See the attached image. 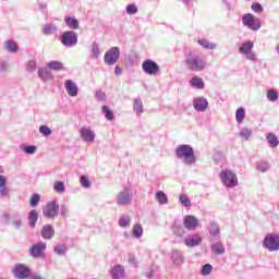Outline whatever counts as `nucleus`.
<instances>
[{
	"label": "nucleus",
	"mask_w": 279,
	"mask_h": 279,
	"mask_svg": "<svg viewBox=\"0 0 279 279\" xmlns=\"http://www.w3.org/2000/svg\"><path fill=\"white\" fill-rule=\"evenodd\" d=\"M59 210H60L61 217H69V206H66V205H61V206L59 207Z\"/></svg>",
	"instance_id": "nucleus-57"
},
{
	"label": "nucleus",
	"mask_w": 279,
	"mask_h": 279,
	"mask_svg": "<svg viewBox=\"0 0 279 279\" xmlns=\"http://www.w3.org/2000/svg\"><path fill=\"white\" fill-rule=\"evenodd\" d=\"M254 49V43L253 41H245L239 47L240 53H243V56H247L252 53V50Z\"/></svg>",
	"instance_id": "nucleus-30"
},
{
	"label": "nucleus",
	"mask_w": 279,
	"mask_h": 279,
	"mask_svg": "<svg viewBox=\"0 0 279 279\" xmlns=\"http://www.w3.org/2000/svg\"><path fill=\"white\" fill-rule=\"evenodd\" d=\"M29 254L33 256V258H36V243H33L29 248Z\"/></svg>",
	"instance_id": "nucleus-61"
},
{
	"label": "nucleus",
	"mask_w": 279,
	"mask_h": 279,
	"mask_svg": "<svg viewBox=\"0 0 279 279\" xmlns=\"http://www.w3.org/2000/svg\"><path fill=\"white\" fill-rule=\"evenodd\" d=\"M133 196L134 193L130 187H124V190L117 195L118 206H129V204H132Z\"/></svg>",
	"instance_id": "nucleus-11"
},
{
	"label": "nucleus",
	"mask_w": 279,
	"mask_h": 279,
	"mask_svg": "<svg viewBox=\"0 0 279 279\" xmlns=\"http://www.w3.org/2000/svg\"><path fill=\"white\" fill-rule=\"evenodd\" d=\"M266 141L269 147H271L272 149H276V147H278L279 145L278 136L271 132L266 135Z\"/></svg>",
	"instance_id": "nucleus-33"
},
{
	"label": "nucleus",
	"mask_w": 279,
	"mask_h": 279,
	"mask_svg": "<svg viewBox=\"0 0 279 279\" xmlns=\"http://www.w3.org/2000/svg\"><path fill=\"white\" fill-rule=\"evenodd\" d=\"M266 97L268 101L276 104V101H278V90H276L275 88H269L266 93Z\"/></svg>",
	"instance_id": "nucleus-41"
},
{
	"label": "nucleus",
	"mask_w": 279,
	"mask_h": 279,
	"mask_svg": "<svg viewBox=\"0 0 279 279\" xmlns=\"http://www.w3.org/2000/svg\"><path fill=\"white\" fill-rule=\"evenodd\" d=\"M95 97L98 101H104L106 99V93L99 89L95 93Z\"/></svg>",
	"instance_id": "nucleus-59"
},
{
	"label": "nucleus",
	"mask_w": 279,
	"mask_h": 279,
	"mask_svg": "<svg viewBox=\"0 0 279 279\" xmlns=\"http://www.w3.org/2000/svg\"><path fill=\"white\" fill-rule=\"evenodd\" d=\"M37 75L41 82H53V73L48 66L38 69Z\"/></svg>",
	"instance_id": "nucleus-16"
},
{
	"label": "nucleus",
	"mask_w": 279,
	"mask_h": 279,
	"mask_svg": "<svg viewBox=\"0 0 279 279\" xmlns=\"http://www.w3.org/2000/svg\"><path fill=\"white\" fill-rule=\"evenodd\" d=\"M53 190L56 193H64V191H66V185H64L63 181H56L53 184Z\"/></svg>",
	"instance_id": "nucleus-45"
},
{
	"label": "nucleus",
	"mask_w": 279,
	"mask_h": 279,
	"mask_svg": "<svg viewBox=\"0 0 279 279\" xmlns=\"http://www.w3.org/2000/svg\"><path fill=\"white\" fill-rule=\"evenodd\" d=\"M64 88L69 95V97H77L80 93V87H77V84L73 82V80H66L64 82Z\"/></svg>",
	"instance_id": "nucleus-15"
},
{
	"label": "nucleus",
	"mask_w": 279,
	"mask_h": 279,
	"mask_svg": "<svg viewBox=\"0 0 279 279\" xmlns=\"http://www.w3.org/2000/svg\"><path fill=\"white\" fill-rule=\"evenodd\" d=\"M64 24L69 27V29H71L70 32L80 29V20L75 16H65Z\"/></svg>",
	"instance_id": "nucleus-23"
},
{
	"label": "nucleus",
	"mask_w": 279,
	"mask_h": 279,
	"mask_svg": "<svg viewBox=\"0 0 279 279\" xmlns=\"http://www.w3.org/2000/svg\"><path fill=\"white\" fill-rule=\"evenodd\" d=\"M118 223L120 228H128V226H130V218H128V216H122L120 217Z\"/></svg>",
	"instance_id": "nucleus-54"
},
{
	"label": "nucleus",
	"mask_w": 279,
	"mask_h": 279,
	"mask_svg": "<svg viewBox=\"0 0 279 279\" xmlns=\"http://www.w3.org/2000/svg\"><path fill=\"white\" fill-rule=\"evenodd\" d=\"M45 250H47V243L37 242L36 243V258H45Z\"/></svg>",
	"instance_id": "nucleus-36"
},
{
	"label": "nucleus",
	"mask_w": 279,
	"mask_h": 279,
	"mask_svg": "<svg viewBox=\"0 0 279 279\" xmlns=\"http://www.w3.org/2000/svg\"><path fill=\"white\" fill-rule=\"evenodd\" d=\"M80 183H81V186H83V189H90L92 186L90 179H88L86 174H82L80 177Z\"/></svg>",
	"instance_id": "nucleus-48"
},
{
	"label": "nucleus",
	"mask_w": 279,
	"mask_h": 279,
	"mask_svg": "<svg viewBox=\"0 0 279 279\" xmlns=\"http://www.w3.org/2000/svg\"><path fill=\"white\" fill-rule=\"evenodd\" d=\"M239 136L241 138H243V141H250L251 136H252V130L247 129V128H243L240 133Z\"/></svg>",
	"instance_id": "nucleus-46"
},
{
	"label": "nucleus",
	"mask_w": 279,
	"mask_h": 279,
	"mask_svg": "<svg viewBox=\"0 0 279 279\" xmlns=\"http://www.w3.org/2000/svg\"><path fill=\"white\" fill-rule=\"evenodd\" d=\"M252 10H253V12H256L257 14H260V12H263V4H260L258 2H254L252 4Z\"/></svg>",
	"instance_id": "nucleus-58"
},
{
	"label": "nucleus",
	"mask_w": 279,
	"mask_h": 279,
	"mask_svg": "<svg viewBox=\"0 0 279 279\" xmlns=\"http://www.w3.org/2000/svg\"><path fill=\"white\" fill-rule=\"evenodd\" d=\"M20 149L27 156H33V154H36V145L21 144Z\"/></svg>",
	"instance_id": "nucleus-38"
},
{
	"label": "nucleus",
	"mask_w": 279,
	"mask_h": 279,
	"mask_svg": "<svg viewBox=\"0 0 279 279\" xmlns=\"http://www.w3.org/2000/svg\"><path fill=\"white\" fill-rule=\"evenodd\" d=\"M242 23L244 27H247V29H251L252 32H258L262 27L260 19L254 16L252 13H245L242 16Z\"/></svg>",
	"instance_id": "nucleus-7"
},
{
	"label": "nucleus",
	"mask_w": 279,
	"mask_h": 279,
	"mask_svg": "<svg viewBox=\"0 0 279 279\" xmlns=\"http://www.w3.org/2000/svg\"><path fill=\"white\" fill-rule=\"evenodd\" d=\"M4 219L15 228V230H21L22 221L21 218H12L10 214H4Z\"/></svg>",
	"instance_id": "nucleus-32"
},
{
	"label": "nucleus",
	"mask_w": 279,
	"mask_h": 279,
	"mask_svg": "<svg viewBox=\"0 0 279 279\" xmlns=\"http://www.w3.org/2000/svg\"><path fill=\"white\" fill-rule=\"evenodd\" d=\"M183 227L189 232H195V230L199 228V219H197V217L194 215H186L183 218Z\"/></svg>",
	"instance_id": "nucleus-12"
},
{
	"label": "nucleus",
	"mask_w": 279,
	"mask_h": 279,
	"mask_svg": "<svg viewBox=\"0 0 279 279\" xmlns=\"http://www.w3.org/2000/svg\"><path fill=\"white\" fill-rule=\"evenodd\" d=\"M193 108L196 112H206L208 110V99L206 97H196L193 101Z\"/></svg>",
	"instance_id": "nucleus-14"
},
{
	"label": "nucleus",
	"mask_w": 279,
	"mask_h": 279,
	"mask_svg": "<svg viewBox=\"0 0 279 279\" xmlns=\"http://www.w3.org/2000/svg\"><path fill=\"white\" fill-rule=\"evenodd\" d=\"M190 86L192 88H196V90H204L206 88V83H204V80L199 76H193L190 80Z\"/></svg>",
	"instance_id": "nucleus-24"
},
{
	"label": "nucleus",
	"mask_w": 279,
	"mask_h": 279,
	"mask_svg": "<svg viewBox=\"0 0 279 279\" xmlns=\"http://www.w3.org/2000/svg\"><path fill=\"white\" fill-rule=\"evenodd\" d=\"M121 58V48L114 46L105 52L104 62L107 66H114Z\"/></svg>",
	"instance_id": "nucleus-5"
},
{
	"label": "nucleus",
	"mask_w": 279,
	"mask_h": 279,
	"mask_svg": "<svg viewBox=\"0 0 279 279\" xmlns=\"http://www.w3.org/2000/svg\"><path fill=\"white\" fill-rule=\"evenodd\" d=\"M101 112H102L105 119H107V121H114V111H112V109H110L109 106L104 105L101 107Z\"/></svg>",
	"instance_id": "nucleus-37"
},
{
	"label": "nucleus",
	"mask_w": 279,
	"mask_h": 279,
	"mask_svg": "<svg viewBox=\"0 0 279 279\" xmlns=\"http://www.w3.org/2000/svg\"><path fill=\"white\" fill-rule=\"evenodd\" d=\"M8 69V62L0 61V71H5Z\"/></svg>",
	"instance_id": "nucleus-64"
},
{
	"label": "nucleus",
	"mask_w": 279,
	"mask_h": 279,
	"mask_svg": "<svg viewBox=\"0 0 279 279\" xmlns=\"http://www.w3.org/2000/svg\"><path fill=\"white\" fill-rule=\"evenodd\" d=\"M211 272H213V265L205 264L202 266V268H201L202 276H210Z\"/></svg>",
	"instance_id": "nucleus-50"
},
{
	"label": "nucleus",
	"mask_w": 279,
	"mask_h": 279,
	"mask_svg": "<svg viewBox=\"0 0 279 279\" xmlns=\"http://www.w3.org/2000/svg\"><path fill=\"white\" fill-rule=\"evenodd\" d=\"M179 202L183 208H191V198L186 194H180Z\"/></svg>",
	"instance_id": "nucleus-43"
},
{
	"label": "nucleus",
	"mask_w": 279,
	"mask_h": 279,
	"mask_svg": "<svg viewBox=\"0 0 279 279\" xmlns=\"http://www.w3.org/2000/svg\"><path fill=\"white\" fill-rule=\"evenodd\" d=\"M44 217L47 219H56L58 215H60V205L58 204V201H50L46 204V206L43 208Z\"/></svg>",
	"instance_id": "nucleus-9"
},
{
	"label": "nucleus",
	"mask_w": 279,
	"mask_h": 279,
	"mask_svg": "<svg viewBox=\"0 0 279 279\" xmlns=\"http://www.w3.org/2000/svg\"><path fill=\"white\" fill-rule=\"evenodd\" d=\"M184 64L187 71H192L193 73H199L206 69V61L191 50L184 54Z\"/></svg>",
	"instance_id": "nucleus-2"
},
{
	"label": "nucleus",
	"mask_w": 279,
	"mask_h": 279,
	"mask_svg": "<svg viewBox=\"0 0 279 279\" xmlns=\"http://www.w3.org/2000/svg\"><path fill=\"white\" fill-rule=\"evenodd\" d=\"M40 234L46 241H51L56 236V229L51 225H45L41 228Z\"/></svg>",
	"instance_id": "nucleus-19"
},
{
	"label": "nucleus",
	"mask_w": 279,
	"mask_h": 279,
	"mask_svg": "<svg viewBox=\"0 0 279 279\" xmlns=\"http://www.w3.org/2000/svg\"><path fill=\"white\" fill-rule=\"evenodd\" d=\"M263 247L268 250V252L279 251V234L278 233H267L263 240Z\"/></svg>",
	"instance_id": "nucleus-6"
},
{
	"label": "nucleus",
	"mask_w": 279,
	"mask_h": 279,
	"mask_svg": "<svg viewBox=\"0 0 279 279\" xmlns=\"http://www.w3.org/2000/svg\"><path fill=\"white\" fill-rule=\"evenodd\" d=\"M36 71V60H29L26 63V73H34Z\"/></svg>",
	"instance_id": "nucleus-53"
},
{
	"label": "nucleus",
	"mask_w": 279,
	"mask_h": 279,
	"mask_svg": "<svg viewBox=\"0 0 279 279\" xmlns=\"http://www.w3.org/2000/svg\"><path fill=\"white\" fill-rule=\"evenodd\" d=\"M125 12L130 16H134V14H138V7H136V4H134V3H130L126 5Z\"/></svg>",
	"instance_id": "nucleus-44"
},
{
	"label": "nucleus",
	"mask_w": 279,
	"mask_h": 279,
	"mask_svg": "<svg viewBox=\"0 0 279 279\" xmlns=\"http://www.w3.org/2000/svg\"><path fill=\"white\" fill-rule=\"evenodd\" d=\"M10 195V189L8 187V178L5 175L0 174V197H8Z\"/></svg>",
	"instance_id": "nucleus-22"
},
{
	"label": "nucleus",
	"mask_w": 279,
	"mask_h": 279,
	"mask_svg": "<svg viewBox=\"0 0 279 279\" xmlns=\"http://www.w3.org/2000/svg\"><path fill=\"white\" fill-rule=\"evenodd\" d=\"M221 156L222 155L220 151L214 154V161L216 162V165H219V162L221 160Z\"/></svg>",
	"instance_id": "nucleus-60"
},
{
	"label": "nucleus",
	"mask_w": 279,
	"mask_h": 279,
	"mask_svg": "<svg viewBox=\"0 0 279 279\" xmlns=\"http://www.w3.org/2000/svg\"><path fill=\"white\" fill-rule=\"evenodd\" d=\"M210 250L213 252V254H215L216 256H221L223 254H226V246H223L222 242H215L211 244Z\"/></svg>",
	"instance_id": "nucleus-26"
},
{
	"label": "nucleus",
	"mask_w": 279,
	"mask_h": 279,
	"mask_svg": "<svg viewBox=\"0 0 279 279\" xmlns=\"http://www.w3.org/2000/svg\"><path fill=\"white\" fill-rule=\"evenodd\" d=\"M170 258L173 265H175V267H180V265H184V254H182V251L173 250L171 252Z\"/></svg>",
	"instance_id": "nucleus-20"
},
{
	"label": "nucleus",
	"mask_w": 279,
	"mask_h": 279,
	"mask_svg": "<svg viewBox=\"0 0 279 279\" xmlns=\"http://www.w3.org/2000/svg\"><path fill=\"white\" fill-rule=\"evenodd\" d=\"M133 110L137 114V117H141L145 112V108L143 107V100L141 98H134Z\"/></svg>",
	"instance_id": "nucleus-28"
},
{
	"label": "nucleus",
	"mask_w": 279,
	"mask_h": 279,
	"mask_svg": "<svg viewBox=\"0 0 279 279\" xmlns=\"http://www.w3.org/2000/svg\"><path fill=\"white\" fill-rule=\"evenodd\" d=\"M12 274L15 279H32L36 276L35 274H32V268L29 266L21 263L14 265Z\"/></svg>",
	"instance_id": "nucleus-3"
},
{
	"label": "nucleus",
	"mask_w": 279,
	"mask_h": 279,
	"mask_svg": "<svg viewBox=\"0 0 279 279\" xmlns=\"http://www.w3.org/2000/svg\"><path fill=\"white\" fill-rule=\"evenodd\" d=\"M182 3H184L185 8H187L189 10H193V3H191V1L193 0H181Z\"/></svg>",
	"instance_id": "nucleus-63"
},
{
	"label": "nucleus",
	"mask_w": 279,
	"mask_h": 279,
	"mask_svg": "<svg viewBox=\"0 0 279 279\" xmlns=\"http://www.w3.org/2000/svg\"><path fill=\"white\" fill-rule=\"evenodd\" d=\"M90 52H92L93 58H96V59L99 58V54L101 52L99 51V44H97V41H94L92 44Z\"/></svg>",
	"instance_id": "nucleus-51"
},
{
	"label": "nucleus",
	"mask_w": 279,
	"mask_h": 279,
	"mask_svg": "<svg viewBox=\"0 0 279 279\" xmlns=\"http://www.w3.org/2000/svg\"><path fill=\"white\" fill-rule=\"evenodd\" d=\"M4 49L8 53H19V44L12 39L4 41Z\"/></svg>",
	"instance_id": "nucleus-27"
},
{
	"label": "nucleus",
	"mask_w": 279,
	"mask_h": 279,
	"mask_svg": "<svg viewBox=\"0 0 279 279\" xmlns=\"http://www.w3.org/2000/svg\"><path fill=\"white\" fill-rule=\"evenodd\" d=\"M32 208H36V193H33L29 202Z\"/></svg>",
	"instance_id": "nucleus-62"
},
{
	"label": "nucleus",
	"mask_w": 279,
	"mask_h": 279,
	"mask_svg": "<svg viewBox=\"0 0 279 279\" xmlns=\"http://www.w3.org/2000/svg\"><path fill=\"white\" fill-rule=\"evenodd\" d=\"M172 233L174 234V236H178V239H184V235L186 234V230L184 226H182V223L173 222Z\"/></svg>",
	"instance_id": "nucleus-25"
},
{
	"label": "nucleus",
	"mask_w": 279,
	"mask_h": 279,
	"mask_svg": "<svg viewBox=\"0 0 279 279\" xmlns=\"http://www.w3.org/2000/svg\"><path fill=\"white\" fill-rule=\"evenodd\" d=\"M80 135L85 143L95 142V132H93V130H90L89 128H86V126L81 128Z\"/></svg>",
	"instance_id": "nucleus-17"
},
{
	"label": "nucleus",
	"mask_w": 279,
	"mask_h": 279,
	"mask_svg": "<svg viewBox=\"0 0 279 279\" xmlns=\"http://www.w3.org/2000/svg\"><path fill=\"white\" fill-rule=\"evenodd\" d=\"M39 132L45 136V137H47V136H51V129L49 128V126H47V125H40L39 126Z\"/></svg>",
	"instance_id": "nucleus-55"
},
{
	"label": "nucleus",
	"mask_w": 279,
	"mask_h": 279,
	"mask_svg": "<svg viewBox=\"0 0 279 279\" xmlns=\"http://www.w3.org/2000/svg\"><path fill=\"white\" fill-rule=\"evenodd\" d=\"M208 233L214 239H221V229L217 221L213 220L210 225L207 227Z\"/></svg>",
	"instance_id": "nucleus-21"
},
{
	"label": "nucleus",
	"mask_w": 279,
	"mask_h": 279,
	"mask_svg": "<svg viewBox=\"0 0 279 279\" xmlns=\"http://www.w3.org/2000/svg\"><path fill=\"white\" fill-rule=\"evenodd\" d=\"M38 11L44 16V19H47L49 14V9L47 8V2H39L38 3Z\"/></svg>",
	"instance_id": "nucleus-47"
},
{
	"label": "nucleus",
	"mask_w": 279,
	"mask_h": 279,
	"mask_svg": "<svg viewBox=\"0 0 279 279\" xmlns=\"http://www.w3.org/2000/svg\"><path fill=\"white\" fill-rule=\"evenodd\" d=\"M198 45L203 47L204 49H208L209 51H214V49H217V45L209 43L208 39H198Z\"/></svg>",
	"instance_id": "nucleus-42"
},
{
	"label": "nucleus",
	"mask_w": 279,
	"mask_h": 279,
	"mask_svg": "<svg viewBox=\"0 0 279 279\" xmlns=\"http://www.w3.org/2000/svg\"><path fill=\"white\" fill-rule=\"evenodd\" d=\"M204 241V238L199 235V233L190 234L184 239V245L186 247H197L202 245V242Z\"/></svg>",
	"instance_id": "nucleus-13"
},
{
	"label": "nucleus",
	"mask_w": 279,
	"mask_h": 279,
	"mask_svg": "<svg viewBox=\"0 0 279 279\" xmlns=\"http://www.w3.org/2000/svg\"><path fill=\"white\" fill-rule=\"evenodd\" d=\"M158 271V266H150L148 272L146 274V278L151 279L154 275Z\"/></svg>",
	"instance_id": "nucleus-56"
},
{
	"label": "nucleus",
	"mask_w": 279,
	"mask_h": 279,
	"mask_svg": "<svg viewBox=\"0 0 279 279\" xmlns=\"http://www.w3.org/2000/svg\"><path fill=\"white\" fill-rule=\"evenodd\" d=\"M220 180L227 189L239 186V178H236V174L232 170H222L220 172Z\"/></svg>",
	"instance_id": "nucleus-4"
},
{
	"label": "nucleus",
	"mask_w": 279,
	"mask_h": 279,
	"mask_svg": "<svg viewBox=\"0 0 279 279\" xmlns=\"http://www.w3.org/2000/svg\"><path fill=\"white\" fill-rule=\"evenodd\" d=\"M235 120L239 125L245 121V108L239 107L235 111Z\"/></svg>",
	"instance_id": "nucleus-39"
},
{
	"label": "nucleus",
	"mask_w": 279,
	"mask_h": 279,
	"mask_svg": "<svg viewBox=\"0 0 279 279\" xmlns=\"http://www.w3.org/2000/svg\"><path fill=\"white\" fill-rule=\"evenodd\" d=\"M28 221L31 228H36V209H33L28 214Z\"/></svg>",
	"instance_id": "nucleus-52"
},
{
	"label": "nucleus",
	"mask_w": 279,
	"mask_h": 279,
	"mask_svg": "<svg viewBox=\"0 0 279 279\" xmlns=\"http://www.w3.org/2000/svg\"><path fill=\"white\" fill-rule=\"evenodd\" d=\"M256 168H257L258 171H262V173H265V172L269 171V162L258 161L256 163Z\"/></svg>",
	"instance_id": "nucleus-49"
},
{
	"label": "nucleus",
	"mask_w": 279,
	"mask_h": 279,
	"mask_svg": "<svg viewBox=\"0 0 279 279\" xmlns=\"http://www.w3.org/2000/svg\"><path fill=\"white\" fill-rule=\"evenodd\" d=\"M43 34L45 36H51L52 34H58V26H56V24H46L44 25V28H43Z\"/></svg>",
	"instance_id": "nucleus-34"
},
{
	"label": "nucleus",
	"mask_w": 279,
	"mask_h": 279,
	"mask_svg": "<svg viewBox=\"0 0 279 279\" xmlns=\"http://www.w3.org/2000/svg\"><path fill=\"white\" fill-rule=\"evenodd\" d=\"M174 154L179 160H183V163L187 167H193L197 162V156H195V149L189 144L179 145Z\"/></svg>",
	"instance_id": "nucleus-1"
},
{
	"label": "nucleus",
	"mask_w": 279,
	"mask_h": 279,
	"mask_svg": "<svg viewBox=\"0 0 279 279\" xmlns=\"http://www.w3.org/2000/svg\"><path fill=\"white\" fill-rule=\"evenodd\" d=\"M110 276L112 279H123L125 278V267L123 265H116L110 270Z\"/></svg>",
	"instance_id": "nucleus-18"
},
{
	"label": "nucleus",
	"mask_w": 279,
	"mask_h": 279,
	"mask_svg": "<svg viewBox=\"0 0 279 279\" xmlns=\"http://www.w3.org/2000/svg\"><path fill=\"white\" fill-rule=\"evenodd\" d=\"M61 45H63V47H75V45H77V33H75L74 31H64L59 38Z\"/></svg>",
	"instance_id": "nucleus-8"
},
{
	"label": "nucleus",
	"mask_w": 279,
	"mask_h": 279,
	"mask_svg": "<svg viewBox=\"0 0 279 279\" xmlns=\"http://www.w3.org/2000/svg\"><path fill=\"white\" fill-rule=\"evenodd\" d=\"M53 252L57 256H66V252H69V245L64 243L56 244L53 246Z\"/></svg>",
	"instance_id": "nucleus-31"
},
{
	"label": "nucleus",
	"mask_w": 279,
	"mask_h": 279,
	"mask_svg": "<svg viewBox=\"0 0 279 279\" xmlns=\"http://www.w3.org/2000/svg\"><path fill=\"white\" fill-rule=\"evenodd\" d=\"M132 236L134 239H141L143 236V225L135 223L132 229Z\"/></svg>",
	"instance_id": "nucleus-40"
},
{
	"label": "nucleus",
	"mask_w": 279,
	"mask_h": 279,
	"mask_svg": "<svg viewBox=\"0 0 279 279\" xmlns=\"http://www.w3.org/2000/svg\"><path fill=\"white\" fill-rule=\"evenodd\" d=\"M142 71L146 75L156 76L160 73V65L151 59H146L142 63Z\"/></svg>",
	"instance_id": "nucleus-10"
},
{
	"label": "nucleus",
	"mask_w": 279,
	"mask_h": 279,
	"mask_svg": "<svg viewBox=\"0 0 279 279\" xmlns=\"http://www.w3.org/2000/svg\"><path fill=\"white\" fill-rule=\"evenodd\" d=\"M155 197H156L158 204H160L161 206L169 204V197L162 191H157L155 193Z\"/></svg>",
	"instance_id": "nucleus-35"
},
{
	"label": "nucleus",
	"mask_w": 279,
	"mask_h": 279,
	"mask_svg": "<svg viewBox=\"0 0 279 279\" xmlns=\"http://www.w3.org/2000/svg\"><path fill=\"white\" fill-rule=\"evenodd\" d=\"M47 68L50 71H66V69H64V63H62L61 61H58V60H52V61L48 62Z\"/></svg>",
	"instance_id": "nucleus-29"
}]
</instances>
